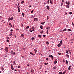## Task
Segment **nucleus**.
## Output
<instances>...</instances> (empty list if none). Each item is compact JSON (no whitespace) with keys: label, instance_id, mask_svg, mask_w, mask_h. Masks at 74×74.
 Returning a JSON list of instances; mask_svg holds the SVG:
<instances>
[{"label":"nucleus","instance_id":"nucleus-25","mask_svg":"<svg viewBox=\"0 0 74 74\" xmlns=\"http://www.w3.org/2000/svg\"><path fill=\"white\" fill-rule=\"evenodd\" d=\"M66 73V71H64L63 73H62V74H65V73Z\"/></svg>","mask_w":74,"mask_h":74},{"label":"nucleus","instance_id":"nucleus-41","mask_svg":"<svg viewBox=\"0 0 74 74\" xmlns=\"http://www.w3.org/2000/svg\"><path fill=\"white\" fill-rule=\"evenodd\" d=\"M68 31H71V29H68Z\"/></svg>","mask_w":74,"mask_h":74},{"label":"nucleus","instance_id":"nucleus-40","mask_svg":"<svg viewBox=\"0 0 74 74\" xmlns=\"http://www.w3.org/2000/svg\"><path fill=\"white\" fill-rule=\"evenodd\" d=\"M18 68L20 69V68H21V66H18Z\"/></svg>","mask_w":74,"mask_h":74},{"label":"nucleus","instance_id":"nucleus-63","mask_svg":"<svg viewBox=\"0 0 74 74\" xmlns=\"http://www.w3.org/2000/svg\"><path fill=\"white\" fill-rule=\"evenodd\" d=\"M48 29L47 30V32H48Z\"/></svg>","mask_w":74,"mask_h":74},{"label":"nucleus","instance_id":"nucleus-52","mask_svg":"<svg viewBox=\"0 0 74 74\" xmlns=\"http://www.w3.org/2000/svg\"><path fill=\"white\" fill-rule=\"evenodd\" d=\"M46 44H49V42H46Z\"/></svg>","mask_w":74,"mask_h":74},{"label":"nucleus","instance_id":"nucleus-42","mask_svg":"<svg viewBox=\"0 0 74 74\" xmlns=\"http://www.w3.org/2000/svg\"><path fill=\"white\" fill-rule=\"evenodd\" d=\"M49 27H47V28H46V29H48H48H49L48 28Z\"/></svg>","mask_w":74,"mask_h":74},{"label":"nucleus","instance_id":"nucleus-2","mask_svg":"<svg viewBox=\"0 0 74 74\" xmlns=\"http://www.w3.org/2000/svg\"><path fill=\"white\" fill-rule=\"evenodd\" d=\"M38 21V19L37 18H35L34 19V21Z\"/></svg>","mask_w":74,"mask_h":74},{"label":"nucleus","instance_id":"nucleus-14","mask_svg":"<svg viewBox=\"0 0 74 74\" xmlns=\"http://www.w3.org/2000/svg\"><path fill=\"white\" fill-rule=\"evenodd\" d=\"M22 16H25V13H22Z\"/></svg>","mask_w":74,"mask_h":74},{"label":"nucleus","instance_id":"nucleus-21","mask_svg":"<svg viewBox=\"0 0 74 74\" xmlns=\"http://www.w3.org/2000/svg\"><path fill=\"white\" fill-rule=\"evenodd\" d=\"M49 19V18L48 16H47V20H48V19Z\"/></svg>","mask_w":74,"mask_h":74},{"label":"nucleus","instance_id":"nucleus-15","mask_svg":"<svg viewBox=\"0 0 74 74\" xmlns=\"http://www.w3.org/2000/svg\"><path fill=\"white\" fill-rule=\"evenodd\" d=\"M38 36L40 38H42L41 36L40 35H38Z\"/></svg>","mask_w":74,"mask_h":74},{"label":"nucleus","instance_id":"nucleus-57","mask_svg":"<svg viewBox=\"0 0 74 74\" xmlns=\"http://www.w3.org/2000/svg\"><path fill=\"white\" fill-rule=\"evenodd\" d=\"M9 25L10 26H11V23H9Z\"/></svg>","mask_w":74,"mask_h":74},{"label":"nucleus","instance_id":"nucleus-16","mask_svg":"<svg viewBox=\"0 0 74 74\" xmlns=\"http://www.w3.org/2000/svg\"><path fill=\"white\" fill-rule=\"evenodd\" d=\"M21 36H22V37L23 38H24V35L23 34H21Z\"/></svg>","mask_w":74,"mask_h":74},{"label":"nucleus","instance_id":"nucleus-19","mask_svg":"<svg viewBox=\"0 0 74 74\" xmlns=\"http://www.w3.org/2000/svg\"><path fill=\"white\" fill-rule=\"evenodd\" d=\"M50 3L51 4H53V3H52V1H51V0H50Z\"/></svg>","mask_w":74,"mask_h":74},{"label":"nucleus","instance_id":"nucleus-35","mask_svg":"<svg viewBox=\"0 0 74 74\" xmlns=\"http://www.w3.org/2000/svg\"><path fill=\"white\" fill-rule=\"evenodd\" d=\"M69 14H72V12H70L69 13Z\"/></svg>","mask_w":74,"mask_h":74},{"label":"nucleus","instance_id":"nucleus-10","mask_svg":"<svg viewBox=\"0 0 74 74\" xmlns=\"http://www.w3.org/2000/svg\"><path fill=\"white\" fill-rule=\"evenodd\" d=\"M61 46V45L60 44H59L58 45V47H60Z\"/></svg>","mask_w":74,"mask_h":74},{"label":"nucleus","instance_id":"nucleus-44","mask_svg":"<svg viewBox=\"0 0 74 74\" xmlns=\"http://www.w3.org/2000/svg\"><path fill=\"white\" fill-rule=\"evenodd\" d=\"M46 60L47 61L48 60V58H47L46 59Z\"/></svg>","mask_w":74,"mask_h":74},{"label":"nucleus","instance_id":"nucleus-49","mask_svg":"<svg viewBox=\"0 0 74 74\" xmlns=\"http://www.w3.org/2000/svg\"><path fill=\"white\" fill-rule=\"evenodd\" d=\"M12 35V34H10V36H11Z\"/></svg>","mask_w":74,"mask_h":74},{"label":"nucleus","instance_id":"nucleus-34","mask_svg":"<svg viewBox=\"0 0 74 74\" xmlns=\"http://www.w3.org/2000/svg\"><path fill=\"white\" fill-rule=\"evenodd\" d=\"M60 44L61 45H62V40H60Z\"/></svg>","mask_w":74,"mask_h":74},{"label":"nucleus","instance_id":"nucleus-61","mask_svg":"<svg viewBox=\"0 0 74 74\" xmlns=\"http://www.w3.org/2000/svg\"><path fill=\"white\" fill-rule=\"evenodd\" d=\"M10 31H13V30H12V29H11V30H10Z\"/></svg>","mask_w":74,"mask_h":74},{"label":"nucleus","instance_id":"nucleus-36","mask_svg":"<svg viewBox=\"0 0 74 74\" xmlns=\"http://www.w3.org/2000/svg\"><path fill=\"white\" fill-rule=\"evenodd\" d=\"M40 29H42V25H40Z\"/></svg>","mask_w":74,"mask_h":74},{"label":"nucleus","instance_id":"nucleus-8","mask_svg":"<svg viewBox=\"0 0 74 74\" xmlns=\"http://www.w3.org/2000/svg\"><path fill=\"white\" fill-rule=\"evenodd\" d=\"M47 9H48V10H49L50 9L49 7V6H48V5H47Z\"/></svg>","mask_w":74,"mask_h":74},{"label":"nucleus","instance_id":"nucleus-5","mask_svg":"<svg viewBox=\"0 0 74 74\" xmlns=\"http://www.w3.org/2000/svg\"><path fill=\"white\" fill-rule=\"evenodd\" d=\"M71 66H69V67L68 68V70L69 71H70V69H71Z\"/></svg>","mask_w":74,"mask_h":74},{"label":"nucleus","instance_id":"nucleus-64","mask_svg":"<svg viewBox=\"0 0 74 74\" xmlns=\"http://www.w3.org/2000/svg\"><path fill=\"white\" fill-rule=\"evenodd\" d=\"M47 71H45V73H47Z\"/></svg>","mask_w":74,"mask_h":74},{"label":"nucleus","instance_id":"nucleus-51","mask_svg":"<svg viewBox=\"0 0 74 74\" xmlns=\"http://www.w3.org/2000/svg\"><path fill=\"white\" fill-rule=\"evenodd\" d=\"M15 52H14V53H13V55H15Z\"/></svg>","mask_w":74,"mask_h":74},{"label":"nucleus","instance_id":"nucleus-31","mask_svg":"<svg viewBox=\"0 0 74 74\" xmlns=\"http://www.w3.org/2000/svg\"><path fill=\"white\" fill-rule=\"evenodd\" d=\"M58 54L59 55H61V53H58Z\"/></svg>","mask_w":74,"mask_h":74},{"label":"nucleus","instance_id":"nucleus-43","mask_svg":"<svg viewBox=\"0 0 74 74\" xmlns=\"http://www.w3.org/2000/svg\"><path fill=\"white\" fill-rule=\"evenodd\" d=\"M44 23H41V24H42V25H44Z\"/></svg>","mask_w":74,"mask_h":74},{"label":"nucleus","instance_id":"nucleus-29","mask_svg":"<svg viewBox=\"0 0 74 74\" xmlns=\"http://www.w3.org/2000/svg\"><path fill=\"white\" fill-rule=\"evenodd\" d=\"M34 37H32V40H34Z\"/></svg>","mask_w":74,"mask_h":74},{"label":"nucleus","instance_id":"nucleus-62","mask_svg":"<svg viewBox=\"0 0 74 74\" xmlns=\"http://www.w3.org/2000/svg\"><path fill=\"white\" fill-rule=\"evenodd\" d=\"M29 31H30V32H32V30Z\"/></svg>","mask_w":74,"mask_h":74},{"label":"nucleus","instance_id":"nucleus-38","mask_svg":"<svg viewBox=\"0 0 74 74\" xmlns=\"http://www.w3.org/2000/svg\"><path fill=\"white\" fill-rule=\"evenodd\" d=\"M13 67V64H11V67Z\"/></svg>","mask_w":74,"mask_h":74},{"label":"nucleus","instance_id":"nucleus-60","mask_svg":"<svg viewBox=\"0 0 74 74\" xmlns=\"http://www.w3.org/2000/svg\"><path fill=\"white\" fill-rule=\"evenodd\" d=\"M27 66H29V64H27Z\"/></svg>","mask_w":74,"mask_h":74},{"label":"nucleus","instance_id":"nucleus-50","mask_svg":"<svg viewBox=\"0 0 74 74\" xmlns=\"http://www.w3.org/2000/svg\"><path fill=\"white\" fill-rule=\"evenodd\" d=\"M66 53H68V51H67L66 52Z\"/></svg>","mask_w":74,"mask_h":74},{"label":"nucleus","instance_id":"nucleus-22","mask_svg":"<svg viewBox=\"0 0 74 74\" xmlns=\"http://www.w3.org/2000/svg\"><path fill=\"white\" fill-rule=\"evenodd\" d=\"M49 1H50L49 0H48L47 1L48 4H49Z\"/></svg>","mask_w":74,"mask_h":74},{"label":"nucleus","instance_id":"nucleus-55","mask_svg":"<svg viewBox=\"0 0 74 74\" xmlns=\"http://www.w3.org/2000/svg\"><path fill=\"white\" fill-rule=\"evenodd\" d=\"M31 18H33V15H32L31 16Z\"/></svg>","mask_w":74,"mask_h":74},{"label":"nucleus","instance_id":"nucleus-27","mask_svg":"<svg viewBox=\"0 0 74 74\" xmlns=\"http://www.w3.org/2000/svg\"><path fill=\"white\" fill-rule=\"evenodd\" d=\"M9 40H8V39H7V40H6V42H9Z\"/></svg>","mask_w":74,"mask_h":74},{"label":"nucleus","instance_id":"nucleus-45","mask_svg":"<svg viewBox=\"0 0 74 74\" xmlns=\"http://www.w3.org/2000/svg\"><path fill=\"white\" fill-rule=\"evenodd\" d=\"M21 27H23V24H22L21 25Z\"/></svg>","mask_w":74,"mask_h":74},{"label":"nucleus","instance_id":"nucleus-23","mask_svg":"<svg viewBox=\"0 0 74 74\" xmlns=\"http://www.w3.org/2000/svg\"><path fill=\"white\" fill-rule=\"evenodd\" d=\"M53 68L54 69H56V66H55L53 67Z\"/></svg>","mask_w":74,"mask_h":74},{"label":"nucleus","instance_id":"nucleus-56","mask_svg":"<svg viewBox=\"0 0 74 74\" xmlns=\"http://www.w3.org/2000/svg\"><path fill=\"white\" fill-rule=\"evenodd\" d=\"M63 3H62V4H61L62 6V5H63Z\"/></svg>","mask_w":74,"mask_h":74},{"label":"nucleus","instance_id":"nucleus-4","mask_svg":"<svg viewBox=\"0 0 74 74\" xmlns=\"http://www.w3.org/2000/svg\"><path fill=\"white\" fill-rule=\"evenodd\" d=\"M67 31V29L66 28H65L64 29V30H62V31H60V32H64V31Z\"/></svg>","mask_w":74,"mask_h":74},{"label":"nucleus","instance_id":"nucleus-6","mask_svg":"<svg viewBox=\"0 0 74 74\" xmlns=\"http://www.w3.org/2000/svg\"><path fill=\"white\" fill-rule=\"evenodd\" d=\"M30 54L33 56L35 55V54H34L33 53H32L31 52H30Z\"/></svg>","mask_w":74,"mask_h":74},{"label":"nucleus","instance_id":"nucleus-24","mask_svg":"<svg viewBox=\"0 0 74 74\" xmlns=\"http://www.w3.org/2000/svg\"><path fill=\"white\" fill-rule=\"evenodd\" d=\"M11 69H12V70H14V68H13V67H11Z\"/></svg>","mask_w":74,"mask_h":74},{"label":"nucleus","instance_id":"nucleus-58","mask_svg":"<svg viewBox=\"0 0 74 74\" xmlns=\"http://www.w3.org/2000/svg\"><path fill=\"white\" fill-rule=\"evenodd\" d=\"M64 0H62V2H64Z\"/></svg>","mask_w":74,"mask_h":74},{"label":"nucleus","instance_id":"nucleus-59","mask_svg":"<svg viewBox=\"0 0 74 74\" xmlns=\"http://www.w3.org/2000/svg\"><path fill=\"white\" fill-rule=\"evenodd\" d=\"M13 63H14V64H15V61H14V62Z\"/></svg>","mask_w":74,"mask_h":74},{"label":"nucleus","instance_id":"nucleus-1","mask_svg":"<svg viewBox=\"0 0 74 74\" xmlns=\"http://www.w3.org/2000/svg\"><path fill=\"white\" fill-rule=\"evenodd\" d=\"M5 50V51L6 52H8V47H5V48L4 49Z\"/></svg>","mask_w":74,"mask_h":74},{"label":"nucleus","instance_id":"nucleus-20","mask_svg":"<svg viewBox=\"0 0 74 74\" xmlns=\"http://www.w3.org/2000/svg\"><path fill=\"white\" fill-rule=\"evenodd\" d=\"M31 72H32V73H34V70H32Z\"/></svg>","mask_w":74,"mask_h":74},{"label":"nucleus","instance_id":"nucleus-32","mask_svg":"<svg viewBox=\"0 0 74 74\" xmlns=\"http://www.w3.org/2000/svg\"><path fill=\"white\" fill-rule=\"evenodd\" d=\"M13 19V17H12L10 19V20H12Z\"/></svg>","mask_w":74,"mask_h":74},{"label":"nucleus","instance_id":"nucleus-30","mask_svg":"<svg viewBox=\"0 0 74 74\" xmlns=\"http://www.w3.org/2000/svg\"><path fill=\"white\" fill-rule=\"evenodd\" d=\"M66 64L67 65L68 64V61L67 60H66Z\"/></svg>","mask_w":74,"mask_h":74},{"label":"nucleus","instance_id":"nucleus-53","mask_svg":"<svg viewBox=\"0 0 74 74\" xmlns=\"http://www.w3.org/2000/svg\"><path fill=\"white\" fill-rule=\"evenodd\" d=\"M19 30V29H16V31H18V30Z\"/></svg>","mask_w":74,"mask_h":74},{"label":"nucleus","instance_id":"nucleus-17","mask_svg":"<svg viewBox=\"0 0 74 74\" xmlns=\"http://www.w3.org/2000/svg\"><path fill=\"white\" fill-rule=\"evenodd\" d=\"M66 8H69V5H67L66 6Z\"/></svg>","mask_w":74,"mask_h":74},{"label":"nucleus","instance_id":"nucleus-11","mask_svg":"<svg viewBox=\"0 0 74 74\" xmlns=\"http://www.w3.org/2000/svg\"><path fill=\"white\" fill-rule=\"evenodd\" d=\"M66 4H67V5H70V4L69 3H68L67 1H66Z\"/></svg>","mask_w":74,"mask_h":74},{"label":"nucleus","instance_id":"nucleus-9","mask_svg":"<svg viewBox=\"0 0 74 74\" xmlns=\"http://www.w3.org/2000/svg\"><path fill=\"white\" fill-rule=\"evenodd\" d=\"M57 63V61H56V60L54 61V64H56Z\"/></svg>","mask_w":74,"mask_h":74},{"label":"nucleus","instance_id":"nucleus-12","mask_svg":"<svg viewBox=\"0 0 74 74\" xmlns=\"http://www.w3.org/2000/svg\"><path fill=\"white\" fill-rule=\"evenodd\" d=\"M29 28V26H28L27 27H26V28H25L26 29H27L28 28Z\"/></svg>","mask_w":74,"mask_h":74},{"label":"nucleus","instance_id":"nucleus-33","mask_svg":"<svg viewBox=\"0 0 74 74\" xmlns=\"http://www.w3.org/2000/svg\"><path fill=\"white\" fill-rule=\"evenodd\" d=\"M66 56L67 57H69V55H68V54H66Z\"/></svg>","mask_w":74,"mask_h":74},{"label":"nucleus","instance_id":"nucleus-26","mask_svg":"<svg viewBox=\"0 0 74 74\" xmlns=\"http://www.w3.org/2000/svg\"><path fill=\"white\" fill-rule=\"evenodd\" d=\"M24 2V1H23L21 2V4H23Z\"/></svg>","mask_w":74,"mask_h":74},{"label":"nucleus","instance_id":"nucleus-37","mask_svg":"<svg viewBox=\"0 0 74 74\" xmlns=\"http://www.w3.org/2000/svg\"><path fill=\"white\" fill-rule=\"evenodd\" d=\"M44 32L42 30V32H40V33H41V34H42V33H43V32Z\"/></svg>","mask_w":74,"mask_h":74},{"label":"nucleus","instance_id":"nucleus-13","mask_svg":"<svg viewBox=\"0 0 74 74\" xmlns=\"http://www.w3.org/2000/svg\"><path fill=\"white\" fill-rule=\"evenodd\" d=\"M18 12H20V8H18Z\"/></svg>","mask_w":74,"mask_h":74},{"label":"nucleus","instance_id":"nucleus-54","mask_svg":"<svg viewBox=\"0 0 74 74\" xmlns=\"http://www.w3.org/2000/svg\"><path fill=\"white\" fill-rule=\"evenodd\" d=\"M43 36H44V37H45L46 36V35H43Z\"/></svg>","mask_w":74,"mask_h":74},{"label":"nucleus","instance_id":"nucleus-39","mask_svg":"<svg viewBox=\"0 0 74 74\" xmlns=\"http://www.w3.org/2000/svg\"><path fill=\"white\" fill-rule=\"evenodd\" d=\"M59 74H62V72L61 71L60 72V73H59Z\"/></svg>","mask_w":74,"mask_h":74},{"label":"nucleus","instance_id":"nucleus-46","mask_svg":"<svg viewBox=\"0 0 74 74\" xmlns=\"http://www.w3.org/2000/svg\"><path fill=\"white\" fill-rule=\"evenodd\" d=\"M33 11H34V10H32V11L31 12L32 13H33Z\"/></svg>","mask_w":74,"mask_h":74},{"label":"nucleus","instance_id":"nucleus-3","mask_svg":"<svg viewBox=\"0 0 74 74\" xmlns=\"http://www.w3.org/2000/svg\"><path fill=\"white\" fill-rule=\"evenodd\" d=\"M50 57L51 58H52V60H53V59H54V58L53 57V56H52V55H50Z\"/></svg>","mask_w":74,"mask_h":74},{"label":"nucleus","instance_id":"nucleus-47","mask_svg":"<svg viewBox=\"0 0 74 74\" xmlns=\"http://www.w3.org/2000/svg\"><path fill=\"white\" fill-rule=\"evenodd\" d=\"M9 37H6V38L7 39H9Z\"/></svg>","mask_w":74,"mask_h":74},{"label":"nucleus","instance_id":"nucleus-48","mask_svg":"<svg viewBox=\"0 0 74 74\" xmlns=\"http://www.w3.org/2000/svg\"><path fill=\"white\" fill-rule=\"evenodd\" d=\"M72 25H73V26H74V24L73 23V22H72Z\"/></svg>","mask_w":74,"mask_h":74},{"label":"nucleus","instance_id":"nucleus-7","mask_svg":"<svg viewBox=\"0 0 74 74\" xmlns=\"http://www.w3.org/2000/svg\"><path fill=\"white\" fill-rule=\"evenodd\" d=\"M32 29H33L32 31H34V29H35V27H32Z\"/></svg>","mask_w":74,"mask_h":74},{"label":"nucleus","instance_id":"nucleus-18","mask_svg":"<svg viewBox=\"0 0 74 74\" xmlns=\"http://www.w3.org/2000/svg\"><path fill=\"white\" fill-rule=\"evenodd\" d=\"M34 51H35V53H36V52H37V50L36 49H34Z\"/></svg>","mask_w":74,"mask_h":74},{"label":"nucleus","instance_id":"nucleus-28","mask_svg":"<svg viewBox=\"0 0 74 74\" xmlns=\"http://www.w3.org/2000/svg\"><path fill=\"white\" fill-rule=\"evenodd\" d=\"M44 64H45L46 65H47L48 64V63L45 62Z\"/></svg>","mask_w":74,"mask_h":74}]
</instances>
